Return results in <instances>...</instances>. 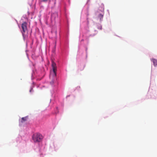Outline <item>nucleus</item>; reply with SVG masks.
I'll use <instances>...</instances> for the list:
<instances>
[{"instance_id":"f03ea898","label":"nucleus","mask_w":157,"mask_h":157,"mask_svg":"<svg viewBox=\"0 0 157 157\" xmlns=\"http://www.w3.org/2000/svg\"><path fill=\"white\" fill-rule=\"evenodd\" d=\"M32 138L34 142H38L41 140L43 138V136L39 133H36L33 135Z\"/></svg>"},{"instance_id":"20e7f679","label":"nucleus","mask_w":157,"mask_h":157,"mask_svg":"<svg viewBox=\"0 0 157 157\" xmlns=\"http://www.w3.org/2000/svg\"><path fill=\"white\" fill-rule=\"evenodd\" d=\"M27 117H22L21 119V120L20 121V122L21 123H23L25 121L27 120Z\"/></svg>"},{"instance_id":"423d86ee","label":"nucleus","mask_w":157,"mask_h":157,"mask_svg":"<svg viewBox=\"0 0 157 157\" xmlns=\"http://www.w3.org/2000/svg\"><path fill=\"white\" fill-rule=\"evenodd\" d=\"M54 15L57 16V13H55V14L53 13V14H52V17H53Z\"/></svg>"},{"instance_id":"6e6552de","label":"nucleus","mask_w":157,"mask_h":157,"mask_svg":"<svg viewBox=\"0 0 157 157\" xmlns=\"http://www.w3.org/2000/svg\"><path fill=\"white\" fill-rule=\"evenodd\" d=\"M100 16H101V17L102 18L103 15H102L101 14H100Z\"/></svg>"},{"instance_id":"39448f33","label":"nucleus","mask_w":157,"mask_h":157,"mask_svg":"<svg viewBox=\"0 0 157 157\" xmlns=\"http://www.w3.org/2000/svg\"><path fill=\"white\" fill-rule=\"evenodd\" d=\"M152 61L154 65L155 66H157V60L155 59H152Z\"/></svg>"},{"instance_id":"0eeeda50","label":"nucleus","mask_w":157,"mask_h":157,"mask_svg":"<svg viewBox=\"0 0 157 157\" xmlns=\"http://www.w3.org/2000/svg\"><path fill=\"white\" fill-rule=\"evenodd\" d=\"M48 1V0H42V1L43 2H46Z\"/></svg>"},{"instance_id":"f257e3e1","label":"nucleus","mask_w":157,"mask_h":157,"mask_svg":"<svg viewBox=\"0 0 157 157\" xmlns=\"http://www.w3.org/2000/svg\"><path fill=\"white\" fill-rule=\"evenodd\" d=\"M52 71L50 72V78L51 79L52 81L50 82L51 84H53L54 82V80L56 79V71L57 67L56 63L53 61H52Z\"/></svg>"},{"instance_id":"1a4fd4ad","label":"nucleus","mask_w":157,"mask_h":157,"mask_svg":"<svg viewBox=\"0 0 157 157\" xmlns=\"http://www.w3.org/2000/svg\"><path fill=\"white\" fill-rule=\"evenodd\" d=\"M56 33H57L56 32H55L56 34Z\"/></svg>"},{"instance_id":"7ed1b4c3","label":"nucleus","mask_w":157,"mask_h":157,"mask_svg":"<svg viewBox=\"0 0 157 157\" xmlns=\"http://www.w3.org/2000/svg\"><path fill=\"white\" fill-rule=\"evenodd\" d=\"M27 23L26 22H24L21 25V28L22 29V34L24 37V33L27 30Z\"/></svg>"}]
</instances>
